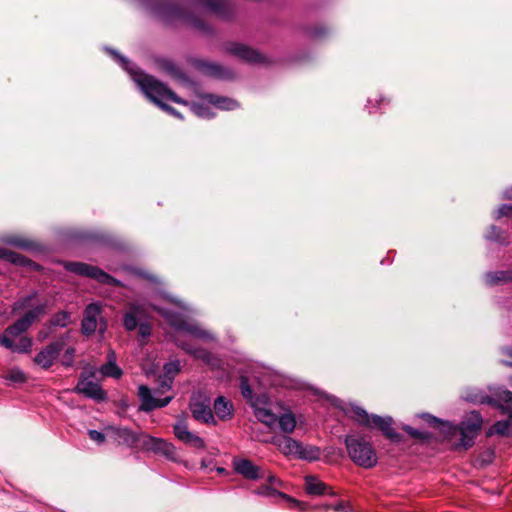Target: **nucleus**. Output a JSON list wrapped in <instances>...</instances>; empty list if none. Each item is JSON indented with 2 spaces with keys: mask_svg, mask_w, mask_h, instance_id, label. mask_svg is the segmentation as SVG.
<instances>
[{
  "mask_svg": "<svg viewBox=\"0 0 512 512\" xmlns=\"http://www.w3.org/2000/svg\"><path fill=\"white\" fill-rule=\"evenodd\" d=\"M194 309L162 289V318L174 329L173 341L176 346L195 359L210 363L212 353L183 338L187 334L205 343L217 341V336L192 319Z\"/></svg>",
  "mask_w": 512,
  "mask_h": 512,
  "instance_id": "f257e3e1",
  "label": "nucleus"
},
{
  "mask_svg": "<svg viewBox=\"0 0 512 512\" xmlns=\"http://www.w3.org/2000/svg\"><path fill=\"white\" fill-rule=\"evenodd\" d=\"M464 399L473 402L491 405L508 416L505 420L496 421L487 431V436L499 435L512 436V392L505 387H497L491 390V395L485 393H467Z\"/></svg>",
  "mask_w": 512,
  "mask_h": 512,
  "instance_id": "f03ea898",
  "label": "nucleus"
},
{
  "mask_svg": "<svg viewBox=\"0 0 512 512\" xmlns=\"http://www.w3.org/2000/svg\"><path fill=\"white\" fill-rule=\"evenodd\" d=\"M104 51L129 75L142 94L160 107V80L146 73L118 50L105 46Z\"/></svg>",
  "mask_w": 512,
  "mask_h": 512,
  "instance_id": "7ed1b4c3",
  "label": "nucleus"
},
{
  "mask_svg": "<svg viewBox=\"0 0 512 512\" xmlns=\"http://www.w3.org/2000/svg\"><path fill=\"white\" fill-rule=\"evenodd\" d=\"M351 410L355 414L354 420L359 425L369 429H379L392 442L401 441V435L392 427L394 420L391 416L382 417L377 414H369L363 407L356 404H351Z\"/></svg>",
  "mask_w": 512,
  "mask_h": 512,
  "instance_id": "20e7f679",
  "label": "nucleus"
},
{
  "mask_svg": "<svg viewBox=\"0 0 512 512\" xmlns=\"http://www.w3.org/2000/svg\"><path fill=\"white\" fill-rule=\"evenodd\" d=\"M344 442L350 459L356 465L366 469L376 466L378 457L368 441L361 437L348 435Z\"/></svg>",
  "mask_w": 512,
  "mask_h": 512,
  "instance_id": "39448f33",
  "label": "nucleus"
},
{
  "mask_svg": "<svg viewBox=\"0 0 512 512\" xmlns=\"http://www.w3.org/2000/svg\"><path fill=\"white\" fill-rule=\"evenodd\" d=\"M483 424V418L480 412L471 411L464 419L457 425H452V431L460 433L458 447L468 450L474 446L475 440L478 437Z\"/></svg>",
  "mask_w": 512,
  "mask_h": 512,
  "instance_id": "423d86ee",
  "label": "nucleus"
},
{
  "mask_svg": "<svg viewBox=\"0 0 512 512\" xmlns=\"http://www.w3.org/2000/svg\"><path fill=\"white\" fill-rule=\"evenodd\" d=\"M64 268L66 271L73 274L94 279L102 285H109L114 287L124 286L122 281L108 274L101 268L84 262L67 261L64 263Z\"/></svg>",
  "mask_w": 512,
  "mask_h": 512,
  "instance_id": "0eeeda50",
  "label": "nucleus"
},
{
  "mask_svg": "<svg viewBox=\"0 0 512 512\" xmlns=\"http://www.w3.org/2000/svg\"><path fill=\"white\" fill-rule=\"evenodd\" d=\"M146 308L139 302L130 303L128 310L124 313L122 323L126 331H134L138 327V333L143 338L151 335V325L145 320Z\"/></svg>",
  "mask_w": 512,
  "mask_h": 512,
  "instance_id": "6e6552de",
  "label": "nucleus"
},
{
  "mask_svg": "<svg viewBox=\"0 0 512 512\" xmlns=\"http://www.w3.org/2000/svg\"><path fill=\"white\" fill-rule=\"evenodd\" d=\"M162 21L178 20L198 30L207 31L209 25L195 16L191 11L178 4H168L162 0Z\"/></svg>",
  "mask_w": 512,
  "mask_h": 512,
  "instance_id": "1a4fd4ad",
  "label": "nucleus"
},
{
  "mask_svg": "<svg viewBox=\"0 0 512 512\" xmlns=\"http://www.w3.org/2000/svg\"><path fill=\"white\" fill-rule=\"evenodd\" d=\"M95 375L96 372L92 368L89 370H84L80 374L78 383L73 391L77 394L84 395L86 398L92 399L96 402H104L107 399V393L102 389L99 383L92 380Z\"/></svg>",
  "mask_w": 512,
  "mask_h": 512,
  "instance_id": "9d476101",
  "label": "nucleus"
},
{
  "mask_svg": "<svg viewBox=\"0 0 512 512\" xmlns=\"http://www.w3.org/2000/svg\"><path fill=\"white\" fill-rule=\"evenodd\" d=\"M48 311V301L41 302L35 306H31L20 318L7 327V332L14 337L27 332L30 327L44 316Z\"/></svg>",
  "mask_w": 512,
  "mask_h": 512,
  "instance_id": "9b49d317",
  "label": "nucleus"
},
{
  "mask_svg": "<svg viewBox=\"0 0 512 512\" xmlns=\"http://www.w3.org/2000/svg\"><path fill=\"white\" fill-rule=\"evenodd\" d=\"M189 410L195 420L205 424H217L211 407V399L205 393L195 392L192 394Z\"/></svg>",
  "mask_w": 512,
  "mask_h": 512,
  "instance_id": "f8f14e48",
  "label": "nucleus"
},
{
  "mask_svg": "<svg viewBox=\"0 0 512 512\" xmlns=\"http://www.w3.org/2000/svg\"><path fill=\"white\" fill-rule=\"evenodd\" d=\"M65 339L61 338L47 344L34 356L33 363L44 370L50 369L61 354Z\"/></svg>",
  "mask_w": 512,
  "mask_h": 512,
  "instance_id": "ddd939ff",
  "label": "nucleus"
},
{
  "mask_svg": "<svg viewBox=\"0 0 512 512\" xmlns=\"http://www.w3.org/2000/svg\"><path fill=\"white\" fill-rule=\"evenodd\" d=\"M232 467L235 473L250 481H258L266 477V468L248 458H234Z\"/></svg>",
  "mask_w": 512,
  "mask_h": 512,
  "instance_id": "4468645a",
  "label": "nucleus"
},
{
  "mask_svg": "<svg viewBox=\"0 0 512 512\" xmlns=\"http://www.w3.org/2000/svg\"><path fill=\"white\" fill-rule=\"evenodd\" d=\"M117 434L119 437L123 438L125 442L140 446L146 451H152L156 454L160 452V439L158 438L144 433L135 436L134 433L127 428H119Z\"/></svg>",
  "mask_w": 512,
  "mask_h": 512,
  "instance_id": "2eb2a0df",
  "label": "nucleus"
},
{
  "mask_svg": "<svg viewBox=\"0 0 512 512\" xmlns=\"http://www.w3.org/2000/svg\"><path fill=\"white\" fill-rule=\"evenodd\" d=\"M225 51L247 63L262 64L267 62V59L263 54L245 44L237 42L228 43L225 46Z\"/></svg>",
  "mask_w": 512,
  "mask_h": 512,
  "instance_id": "dca6fc26",
  "label": "nucleus"
},
{
  "mask_svg": "<svg viewBox=\"0 0 512 512\" xmlns=\"http://www.w3.org/2000/svg\"><path fill=\"white\" fill-rule=\"evenodd\" d=\"M190 63L196 70L206 76L221 80H230L233 78V72L220 64L198 58H192Z\"/></svg>",
  "mask_w": 512,
  "mask_h": 512,
  "instance_id": "f3484780",
  "label": "nucleus"
},
{
  "mask_svg": "<svg viewBox=\"0 0 512 512\" xmlns=\"http://www.w3.org/2000/svg\"><path fill=\"white\" fill-rule=\"evenodd\" d=\"M101 312L102 307L97 302L90 303L85 307L81 321V333L84 336L88 337L96 332Z\"/></svg>",
  "mask_w": 512,
  "mask_h": 512,
  "instance_id": "a211bd4d",
  "label": "nucleus"
},
{
  "mask_svg": "<svg viewBox=\"0 0 512 512\" xmlns=\"http://www.w3.org/2000/svg\"><path fill=\"white\" fill-rule=\"evenodd\" d=\"M18 343H15L12 334L7 332V328L0 335V346L12 351L13 353L28 354L32 351L33 339L29 336H19Z\"/></svg>",
  "mask_w": 512,
  "mask_h": 512,
  "instance_id": "6ab92c4d",
  "label": "nucleus"
},
{
  "mask_svg": "<svg viewBox=\"0 0 512 512\" xmlns=\"http://www.w3.org/2000/svg\"><path fill=\"white\" fill-rule=\"evenodd\" d=\"M72 238L80 242L112 248H116L118 246V242L115 238L101 231H77L72 235Z\"/></svg>",
  "mask_w": 512,
  "mask_h": 512,
  "instance_id": "aec40b11",
  "label": "nucleus"
},
{
  "mask_svg": "<svg viewBox=\"0 0 512 512\" xmlns=\"http://www.w3.org/2000/svg\"><path fill=\"white\" fill-rule=\"evenodd\" d=\"M173 430L176 438L184 444L195 449H205L204 440L188 429V425L185 420H178L174 424Z\"/></svg>",
  "mask_w": 512,
  "mask_h": 512,
  "instance_id": "412c9836",
  "label": "nucleus"
},
{
  "mask_svg": "<svg viewBox=\"0 0 512 512\" xmlns=\"http://www.w3.org/2000/svg\"><path fill=\"white\" fill-rule=\"evenodd\" d=\"M173 430L176 438L184 444L195 449H205L204 440L188 429V425L185 420H178L174 424Z\"/></svg>",
  "mask_w": 512,
  "mask_h": 512,
  "instance_id": "4be33fe9",
  "label": "nucleus"
},
{
  "mask_svg": "<svg viewBox=\"0 0 512 512\" xmlns=\"http://www.w3.org/2000/svg\"><path fill=\"white\" fill-rule=\"evenodd\" d=\"M184 363L177 359H170L162 365V394L170 391L173 387L175 377L182 371Z\"/></svg>",
  "mask_w": 512,
  "mask_h": 512,
  "instance_id": "5701e85b",
  "label": "nucleus"
},
{
  "mask_svg": "<svg viewBox=\"0 0 512 512\" xmlns=\"http://www.w3.org/2000/svg\"><path fill=\"white\" fill-rule=\"evenodd\" d=\"M199 3L218 18L230 20L234 17V8L227 0H198Z\"/></svg>",
  "mask_w": 512,
  "mask_h": 512,
  "instance_id": "b1692460",
  "label": "nucleus"
},
{
  "mask_svg": "<svg viewBox=\"0 0 512 512\" xmlns=\"http://www.w3.org/2000/svg\"><path fill=\"white\" fill-rule=\"evenodd\" d=\"M200 98L213 105L217 109L224 111L235 110L239 107V104L236 100L226 96H219L212 93H205L200 95Z\"/></svg>",
  "mask_w": 512,
  "mask_h": 512,
  "instance_id": "393cba45",
  "label": "nucleus"
},
{
  "mask_svg": "<svg viewBox=\"0 0 512 512\" xmlns=\"http://www.w3.org/2000/svg\"><path fill=\"white\" fill-rule=\"evenodd\" d=\"M271 443L276 445L285 455L297 456L299 449H301V443L299 441L286 435L272 437Z\"/></svg>",
  "mask_w": 512,
  "mask_h": 512,
  "instance_id": "a878e982",
  "label": "nucleus"
},
{
  "mask_svg": "<svg viewBox=\"0 0 512 512\" xmlns=\"http://www.w3.org/2000/svg\"><path fill=\"white\" fill-rule=\"evenodd\" d=\"M138 396L140 399L139 410L144 412H150L160 407V399L152 395L151 389L146 385H140L138 388Z\"/></svg>",
  "mask_w": 512,
  "mask_h": 512,
  "instance_id": "bb28decb",
  "label": "nucleus"
},
{
  "mask_svg": "<svg viewBox=\"0 0 512 512\" xmlns=\"http://www.w3.org/2000/svg\"><path fill=\"white\" fill-rule=\"evenodd\" d=\"M305 490L309 495H335L329 486L313 475L305 477Z\"/></svg>",
  "mask_w": 512,
  "mask_h": 512,
  "instance_id": "cd10ccee",
  "label": "nucleus"
},
{
  "mask_svg": "<svg viewBox=\"0 0 512 512\" xmlns=\"http://www.w3.org/2000/svg\"><path fill=\"white\" fill-rule=\"evenodd\" d=\"M0 259H4L12 264L22 266V267H31L35 270L38 269L39 265L28 259L24 255L11 251L6 248H0Z\"/></svg>",
  "mask_w": 512,
  "mask_h": 512,
  "instance_id": "c85d7f7f",
  "label": "nucleus"
},
{
  "mask_svg": "<svg viewBox=\"0 0 512 512\" xmlns=\"http://www.w3.org/2000/svg\"><path fill=\"white\" fill-rule=\"evenodd\" d=\"M253 494L261 496V497L269 498V499L281 497L289 502H293L296 506L299 507V510H303L302 503L292 499L287 494L278 491L275 487H272L270 485H266V484L260 485L255 490H253Z\"/></svg>",
  "mask_w": 512,
  "mask_h": 512,
  "instance_id": "c756f323",
  "label": "nucleus"
},
{
  "mask_svg": "<svg viewBox=\"0 0 512 512\" xmlns=\"http://www.w3.org/2000/svg\"><path fill=\"white\" fill-rule=\"evenodd\" d=\"M213 410L215 415L221 420H229L234 414L232 402L224 396H218L214 400Z\"/></svg>",
  "mask_w": 512,
  "mask_h": 512,
  "instance_id": "7c9ffc66",
  "label": "nucleus"
},
{
  "mask_svg": "<svg viewBox=\"0 0 512 512\" xmlns=\"http://www.w3.org/2000/svg\"><path fill=\"white\" fill-rule=\"evenodd\" d=\"M484 280L485 284L489 287L512 282V269L487 272L485 273Z\"/></svg>",
  "mask_w": 512,
  "mask_h": 512,
  "instance_id": "2f4dec72",
  "label": "nucleus"
},
{
  "mask_svg": "<svg viewBox=\"0 0 512 512\" xmlns=\"http://www.w3.org/2000/svg\"><path fill=\"white\" fill-rule=\"evenodd\" d=\"M100 373L106 377L120 378L123 374L122 370L116 364L115 352L110 350L108 353V360L100 367Z\"/></svg>",
  "mask_w": 512,
  "mask_h": 512,
  "instance_id": "473e14b6",
  "label": "nucleus"
},
{
  "mask_svg": "<svg viewBox=\"0 0 512 512\" xmlns=\"http://www.w3.org/2000/svg\"><path fill=\"white\" fill-rule=\"evenodd\" d=\"M162 71L169 74L172 78L182 82L194 85L188 76L171 60L162 58Z\"/></svg>",
  "mask_w": 512,
  "mask_h": 512,
  "instance_id": "72a5a7b5",
  "label": "nucleus"
},
{
  "mask_svg": "<svg viewBox=\"0 0 512 512\" xmlns=\"http://www.w3.org/2000/svg\"><path fill=\"white\" fill-rule=\"evenodd\" d=\"M485 239L500 245L507 246L510 243L509 232L505 229L491 225L489 231L484 235Z\"/></svg>",
  "mask_w": 512,
  "mask_h": 512,
  "instance_id": "f704fd0d",
  "label": "nucleus"
},
{
  "mask_svg": "<svg viewBox=\"0 0 512 512\" xmlns=\"http://www.w3.org/2000/svg\"><path fill=\"white\" fill-rule=\"evenodd\" d=\"M72 323V316L71 313L66 310H59L56 313H54L49 321L47 322V325L50 328H66Z\"/></svg>",
  "mask_w": 512,
  "mask_h": 512,
  "instance_id": "c9c22d12",
  "label": "nucleus"
},
{
  "mask_svg": "<svg viewBox=\"0 0 512 512\" xmlns=\"http://www.w3.org/2000/svg\"><path fill=\"white\" fill-rule=\"evenodd\" d=\"M421 419H423L428 425L432 427L438 428L443 433H451L452 423L449 421H444L440 418L433 416L430 413H421L418 415Z\"/></svg>",
  "mask_w": 512,
  "mask_h": 512,
  "instance_id": "e433bc0d",
  "label": "nucleus"
},
{
  "mask_svg": "<svg viewBox=\"0 0 512 512\" xmlns=\"http://www.w3.org/2000/svg\"><path fill=\"white\" fill-rule=\"evenodd\" d=\"M39 296V291L34 289L30 293L19 297L11 306L12 313L20 312L31 307V302Z\"/></svg>",
  "mask_w": 512,
  "mask_h": 512,
  "instance_id": "4c0bfd02",
  "label": "nucleus"
},
{
  "mask_svg": "<svg viewBox=\"0 0 512 512\" xmlns=\"http://www.w3.org/2000/svg\"><path fill=\"white\" fill-rule=\"evenodd\" d=\"M142 370L147 377H154L157 381L160 379V362L147 356L142 362Z\"/></svg>",
  "mask_w": 512,
  "mask_h": 512,
  "instance_id": "58836bf2",
  "label": "nucleus"
},
{
  "mask_svg": "<svg viewBox=\"0 0 512 512\" xmlns=\"http://www.w3.org/2000/svg\"><path fill=\"white\" fill-rule=\"evenodd\" d=\"M254 414L261 423L265 424L269 428L277 426V415L271 410L257 407L254 410Z\"/></svg>",
  "mask_w": 512,
  "mask_h": 512,
  "instance_id": "ea45409f",
  "label": "nucleus"
},
{
  "mask_svg": "<svg viewBox=\"0 0 512 512\" xmlns=\"http://www.w3.org/2000/svg\"><path fill=\"white\" fill-rule=\"evenodd\" d=\"M277 425L285 433H291L296 426V420L292 413H284L280 417L277 416Z\"/></svg>",
  "mask_w": 512,
  "mask_h": 512,
  "instance_id": "a19ab883",
  "label": "nucleus"
},
{
  "mask_svg": "<svg viewBox=\"0 0 512 512\" xmlns=\"http://www.w3.org/2000/svg\"><path fill=\"white\" fill-rule=\"evenodd\" d=\"M191 110L196 116L203 119H211L215 115L208 102H194L191 104Z\"/></svg>",
  "mask_w": 512,
  "mask_h": 512,
  "instance_id": "79ce46f5",
  "label": "nucleus"
},
{
  "mask_svg": "<svg viewBox=\"0 0 512 512\" xmlns=\"http://www.w3.org/2000/svg\"><path fill=\"white\" fill-rule=\"evenodd\" d=\"M389 102V99L379 95V97L375 99L368 98L366 108L370 114L376 113L378 110L381 111L386 105L389 104Z\"/></svg>",
  "mask_w": 512,
  "mask_h": 512,
  "instance_id": "37998d69",
  "label": "nucleus"
},
{
  "mask_svg": "<svg viewBox=\"0 0 512 512\" xmlns=\"http://www.w3.org/2000/svg\"><path fill=\"white\" fill-rule=\"evenodd\" d=\"M320 456V450L317 447L313 446H303L301 444V449L297 454V457L304 460H317Z\"/></svg>",
  "mask_w": 512,
  "mask_h": 512,
  "instance_id": "c03bdc74",
  "label": "nucleus"
},
{
  "mask_svg": "<svg viewBox=\"0 0 512 512\" xmlns=\"http://www.w3.org/2000/svg\"><path fill=\"white\" fill-rule=\"evenodd\" d=\"M5 379L13 383H23L26 381V375L20 368H12L6 374Z\"/></svg>",
  "mask_w": 512,
  "mask_h": 512,
  "instance_id": "a18cd8bd",
  "label": "nucleus"
},
{
  "mask_svg": "<svg viewBox=\"0 0 512 512\" xmlns=\"http://www.w3.org/2000/svg\"><path fill=\"white\" fill-rule=\"evenodd\" d=\"M403 430L409 434L411 437L421 440H426L430 438V433L427 431H421L418 429H415L409 425H404Z\"/></svg>",
  "mask_w": 512,
  "mask_h": 512,
  "instance_id": "49530a36",
  "label": "nucleus"
},
{
  "mask_svg": "<svg viewBox=\"0 0 512 512\" xmlns=\"http://www.w3.org/2000/svg\"><path fill=\"white\" fill-rule=\"evenodd\" d=\"M162 99H168L175 103H182L185 104L186 102L179 98L170 88L167 84L162 82Z\"/></svg>",
  "mask_w": 512,
  "mask_h": 512,
  "instance_id": "de8ad7c7",
  "label": "nucleus"
},
{
  "mask_svg": "<svg viewBox=\"0 0 512 512\" xmlns=\"http://www.w3.org/2000/svg\"><path fill=\"white\" fill-rule=\"evenodd\" d=\"M76 349L74 347H68L64 354L62 359V365L65 368H70L74 365V357H75Z\"/></svg>",
  "mask_w": 512,
  "mask_h": 512,
  "instance_id": "09e8293b",
  "label": "nucleus"
},
{
  "mask_svg": "<svg viewBox=\"0 0 512 512\" xmlns=\"http://www.w3.org/2000/svg\"><path fill=\"white\" fill-rule=\"evenodd\" d=\"M8 244L22 248V249H31L33 246V243L27 239H23L20 237H11L8 239Z\"/></svg>",
  "mask_w": 512,
  "mask_h": 512,
  "instance_id": "8fccbe9b",
  "label": "nucleus"
},
{
  "mask_svg": "<svg viewBox=\"0 0 512 512\" xmlns=\"http://www.w3.org/2000/svg\"><path fill=\"white\" fill-rule=\"evenodd\" d=\"M507 217L512 225V204H502L495 213V219Z\"/></svg>",
  "mask_w": 512,
  "mask_h": 512,
  "instance_id": "3c124183",
  "label": "nucleus"
},
{
  "mask_svg": "<svg viewBox=\"0 0 512 512\" xmlns=\"http://www.w3.org/2000/svg\"><path fill=\"white\" fill-rule=\"evenodd\" d=\"M328 34V29L323 25H318L308 30V35L313 39H320Z\"/></svg>",
  "mask_w": 512,
  "mask_h": 512,
  "instance_id": "603ef678",
  "label": "nucleus"
},
{
  "mask_svg": "<svg viewBox=\"0 0 512 512\" xmlns=\"http://www.w3.org/2000/svg\"><path fill=\"white\" fill-rule=\"evenodd\" d=\"M131 274L139 277V278H143V279H147V280H150V281H155L156 279L154 277H152L148 272L142 270V269H139V268H135V267H128L126 268Z\"/></svg>",
  "mask_w": 512,
  "mask_h": 512,
  "instance_id": "864d4df0",
  "label": "nucleus"
},
{
  "mask_svg": "<svg viewBox=\"0 0 512 512\" xmlns=\"http://www.w3.org/2000/svg\"><path fill=\"white\" fill-rule=\"evenodd\" d=\"M88 436H89V438L91 440H93L97 444H102L106 440V437H105L104 433H102L100 431H97V430H94V429L88 430Z\"/></svg>",
  "mask_w": 512,
  "mask_h": 512,
  "instance_id": "5fc2aeb1",
  "label": "nucleus"
},
{
  "mask_svg": "<svg viewBox=\"0 0 512 512\" xmlns=\"http://www.w3.org/2000/svg\"><path fill=\"white\" fill-rule=\"evenodd\" d=\"M263 480H266V482H267L266 485H270L272 487H275L276 489H277V487L282 486V481L280 479H278L275 475L270 474L267 470H266V477Z\"/></svg>",
  "mask_w": 512,
  "mask_h": 512,
  "instance_id": "6e6d98bb",
  "label": "nucleus"
},
{
  "mask_svg": "<svg viewBox=\"0 0 512 512\" xmlns=\"http://www.w3.org/2000/svg\"><path fill=\"white\" fill-rule=\"evenodd\" d=\"M240 388H241V393L245 398H250L252 396L253 390L250 387V385L248 384L246 379L241 380Z\"/></svg>",
  "mask_w": 512,
  "mask_h": 512,
  "instance_id": "4d7b16f0",
  "label": "nucleus"
},
{
  "mask_svg": "<svg viewBox=\"0 0 512 512\" xmlns=\"http://www.w3.org/2000/svg\"><path fill=\"white\" fill-rule=\"evenodd\" d=\"M493 457H494V452L492 450L488 449L481 454L480 460H481L482 464L487 465L492 462Z\"/></svg>",
  "mask_w": 512,
  "mask_h": 512,
  "instance_id": "13d9d810",
  "label": "nucleus"
},
{
  "mask_svg": "<svg viewBox=\"0 0 512 512\" xmlns=\"http://www.w3.org/2000/svg\"><path fill=\"white\" fill-rule=\"evenodd\" d=\"M161 449H162V455H165L167 457H171V453L172 451L174 450V447L172 444L164 441L162 439V446H161Z\"/></svg>",
  "mask_w": 512,
  "mask_h": 512,
  "instance_id": "bf43d9fd",
  "label": "nucleus"
},
{
  "mask_svg": "<svg viewBox=\"0 0 512 512\" xmlns=\"http://www.w3.org/2000/svg\"><path fill=\"white\" fill-rule=\"evenodd\" d=\"M162 111H165V112H167V113H169V114H171V115H173V116H175L177 118L182 119V115L175 108H173V107H171V106H169V105H167V104H165L163 102H162Z\"/></svg>",
  "mask_w": 512,
  "mask_h": 512,
  "instance_id": "052dcab7",
  "label": "nucleus"
},
{
  "mask_svg": "<svg viewBox=\"0 0 512 512\" xmlns=\"http://www.w3.org/2000/svg\"><path fill=\"white\" fill-rule=\"evenodd\" d=\"M333 510L336 512H350L351 508L348 503L339 502L335 506H333Z\"/></svg>",
  "mask_w": 512,
  "mask_h": 512,
  "instance_id": "680f3d73",
  "label": "nucleus"
},
{
  "mask_svg": "<svg viewBox=\"0 0 512 512\" xmlns=\"http://www.w3.org/2000/svg\"><path fill=\"white\" fill-rule=\"evenodd\" d=\"M173 397V395L165 396V394H162V408L166 407L171 402Z\"/></svg>",
  "mask_w": 512,
  "mask_h": 512,
  "instance_id": "e2e57ef3",
  "label": "nucleus"
},
{
  "mask_svg": "<svg viewBox=\"0 0 512 512\" xmlns=\"http://www.w3.org/2000/svg\"><path fill=\"white\" fill-rule=\"evenodd\" d=\"M503 198L512 200V186L503 191Z\"/></svg>",
  "mask_w": 512,
  "mask_h": 512,
  "instance_id": "0e129e2a",
  "label": "nucleus"
},
{
  "mask_svg": "<svg viewBox=\"0 0 512 512\" xmlns=\"http://www.w3.org/2000/svg\"><path fill=\"white\" fill-rule=\"evenodd\" d=\"M50 333L45 330H41L38 333V340L43 341L49 337Z\"/></svg>",
  "mask_w": 512,
  "mask_h": 512,
  "instance_id": "69168bd1",
  "label": "nucleus"
},
{
  "mask_svg": "<svg viewBox=\"0 0 512 512\" xmlns=\"http://www.w3.org/2000/svg\"><path fill=\"white\" fill-rule=\"evenodd\" d=\"M106 328H107V321L105 319H101L100 320V328H99L100 334H104L106 331Z\"/></svg>",
  "mask_w": 512,
  "mask_h": 512,
  "instance_id": "338daca9",
  "label": "nucleus"
},
{
  "mask_svg": "<svg viewBox=\"0 0 512 512\" xmlns=\"http://www.w3.org/2000/svg\"><path fill=\"white\" fill-rule=\"evenodd\" d=\"M503 353L512 357V347H504L503 348Z\"/></svg>",
  "mask_w": 512,
  "mask_h": 512,
  "instance_id": "774afa93",
  "label": "nucleus"
}]
</instances>
